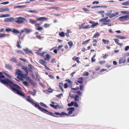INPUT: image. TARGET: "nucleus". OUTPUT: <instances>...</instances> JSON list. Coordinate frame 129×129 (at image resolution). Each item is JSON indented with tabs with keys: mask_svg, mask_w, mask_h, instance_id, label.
<instances>
[{
	"mask_svg": "<svg viewBox=\"0 0 129 129\" xmlns=\"http://www.w3.org/2000/svg\"><path fill=\"white\" fill-rule=\"evenodd\" d=\"M6 73L4 71L0 72V82L4 84H7L10 87V89L14 93L17 94L20 96L25 97V95L21 90V88L17 84L6 78L3 74L5 75Z\"/></svg>",
	"mask_w": 129,
	"mask_h": 129,
	"instance_id": "obj_1",
	"label": "nucleus"
},
{
	"mask_svg": "<svg viewBox=\"0 0 129 129\" xmlns=\"http://www.w3.org/2000/svg\"><path fill=\"white\" fill-rule=\"evenodd\" d=\"M41 111H42L45 113L51 116L55 117H61V115H67V114H66V113L64 112H61V113L56 112H55L54 113H53L50 112H49L46 109L41 107Z\"/></svg>",
	"mask_w": 129,
	"mask_h": 129,
	"instance_id": "obj_2",
	"label": "nucleus"
},
{
	"mask_svg": "<svg viewBox=\"0 0 129 129\" xmlns=\"http://www.w3.org/2000/svg\"><path fill=\"white\" fill-rule=\"evenodd\" d=\"M26 100L36 108L40 110V107L39 105V104L36 102H35L33 99L30 98V96H27V97L26 98Z\"/></svg>",
	"mask_w": 129,
	"mask_h": 129,
	"instance_id": "obj_3",
	"label": "nucleus"
},
{
	"mask_svg": "<svg viewBox=\"0 0 129 129\" xmlns=\"http://www.w3.org/2000/svg\"><path fill=\"white\" fill-rule=\"evenodd\" d=\"M16 75H17V78L21 80L22 78H24L26 76V75L24 74H23L22 72L18 69L16 70Z\"/></svg>",
	"mask_w": 129,
	"mask_h": 129,
	"instance_id": "obj_4",
	"label": "nucleus"
},
{
	"mask_svg": "<svg viewBox=\"0 0 129 129\" xmlns=\"http://www.w3.org/2000/svg\"><path fill=\"white\" fill-rule=\"evenodd\" d=\"M25 20L26 19L25 18L23 17H20L15 19L14 21L18 24H21L23 23Z\"/></svg>",
	"mask_w": 129,
	"mask_h": 129,
	"instance_id": "obj_5",
	"label": "nucleus"
},
{
	"mask_svg": "<svg viewBox=\"0 0 129 129\" xmlns=\"http://www.w3.org/2000/svg\"><path fill=\"white\" fill-rule=\"evenodd\" d=\"M67 111H68V114L66 113L67 115H62L63 116L67 115L68 116V115H70L71 116H75V115L73 114L72 115H71V114H72L73 112L75 110V108L74 107H71L67 109ZM62 115H61L62 116Z\"/></svg>",
	"mask_w": 129,
	"mask_h": 129,
	"instance_id": "obj_6",
	"label": "nucleus"
},
{
	"mask_svg": "<svg viewBox=\"0 0 129 129\" xmlns=\"http://www.w3.org/2000/svg\"><path fill=\"white\" fill-rule=\"evenodd\" d=\"M129 15L121 16L118 18L119 20L121 21L126 20H128V18H129Z\"/></svg>",
	"mask_w": 129,
	"mask_h": 129,
	"instance_id": "obj_7",
	"label": "nucleus"
},
{
	"mask_svg": "<svg viewBox=\"0 0 129 129\" xmlns=\"http://www.w3.org/2000/svg\"><path fill=\"white\" fill-rule=\"evenodd\" d=\"M126 62V59L124 57H122L120 58L119 60V63L120 64H124Z\"/></svg>",
	"mask_w": 129,
	"mask_h": 129,
	"instance_id": "obj_8",
	"label": "nucleus"
},
{
	"mask_svg": "<svg viewBox=\"0 0 129 129\" xmlns=\"http://www.w3.org/2000/svg\"><path fill=\"white\" fill-rule=\"evenodd\" d=\"M14 20L15 19L13 18L10 17V18H5L4 19V21L6 22L14 21Z\"/></svg>",
	"mask_w": 129,
	"mask_h": 129,
	"instance_id": "obj_9",
	"label": "nucleus"
},
{
	"mask_svg": "<svg viewBox=\"0 0 129 129\" xmlns=\"http://www.w3.org/2000/svg\"><path fill=\"white\" fill-rule=\"evenodd\" d=\"M10 9L7 7H2L0 8V12H5L6 11H9Z\"/></svg>",
	"mask_w": 129,
	"mask_h": 129,
	"instance_id": "obj_10",
	"label": "nucleus"
},
{
	"mask_svg": "<svg viewBox=\"0 0 129 129\" xmlns=\"http://www.w3.org/2000/svg\"><path fill=\"white\" fill-rule=\"evenodd\" d=\"M51 57V56L49 55V54L48 53L46 54V56H44V59L47 60H49Z\"/></svg>",
	"mask_w": 129,
	"mask_h": 129,
	"instance_id": "obj_11",
	"label": "nucleus"
},
{
	"mask_svg": "<svg viewBox=\"0 0 129 129\" xmlns=\"http://www.w3.org/2000/svg\"><path fill=\"white\" fill-rule=\"evenodd\" d=\"M23 50L25 52L26 54H32V51L27 48L23 49Z\"/></svg>",
	"mask_w": 129,
	"mask_h": 129,
	"instance_id": "obj_12",
	"label": "nucleus"
},
{
	"mask_svg": "<svg viewBox=\"0 0 129 129\" xmlns=\"http://www.w3.org/2000/svg\"><path fill=\"white\" fill-rule=\"evenodd\" d=\"M78 80L77 82L80 84H82L83 83V80L84 78L83 77H81L79 78L78 79Z\"/></svg>",
	"mask_w": 129,
	"mask_h": 129,
	"instance_id": "obj_13",
	"label": "nucleus"
},
{
	"mask_svg": "<svg viewBox=\"0 0 129 129\" xmlns=\"http://www.w3.org/2000/svg\"><path fill=\"white\" fill-rule=\"evenodd\" d=\"M59 85H58V86L59 87L60 89H61L62 92L64 91L63 89V82H61L59 83Z\"/></svg>",
	"mask_w": 129,
	"mask_h": 129,
	"instance_id": "obj_14",
	"label": "nucleus"
},
{
	"mask_svg": "<svg viewBox=\"0 0 129 129\" xmlns=\"http://www.w3.org/2000/svg\"><path fill=\"white\" fill-rule=\"evenodd\" d=\"M40 23H36L35 24V26L36 27V29L38 30H40Z\"/></svg>",
	"mask_w": 129,
	"mask_h": 129,
	"instance_id": "obj_15",
	"label": "nucleus"
},
{
	"mask_svg": "<svg viewBox=\"0 0 129 129\" xmlns=\"http://www.w3.org/2000/svg\"><path fill=\"white\" fill-rule=\"evenodd\" d=\"M34 92H33V91L30 90L28 91V92L30 94L32 95L33 96H34L36 95V90L34 89Z\"/></svg>",
	"mask_w": 129,
	"mask_h": 129,
	"instance_id": "obj_16",
	"label": "nucleus"
},
{
	"mask_svg": "<svg viewBox=\"0 0 129 129\" xmlns=\"http://www.w3.org/2000/svg\"><path fill=\"white\" fill-rule=\"evenodd\" d=\"M119 14V13L118 12H116L114 13L111 14H110L109 16V17L110 18H111L117 15H118Z\"/></svg>",
	"mask_w": 129,
	"mask_h": 129,
	"instance_id": "obj_17",
	"label": "nucleus"
},
{
	"mask_svg": "<svg viewBox=\"0 0 129 129\" xmlns=\"http://www.w3.org/2000/svg\"><path fill=\"white\" fill-rule=\"evenodd\" d=\"M9 35L8 34H2L0 33V38H3L5 37H8Z\"/></svg>",
	"mask_w": 129,
	"mask_h": 129,
	"instance_id": "obj_18",
	"label": "nucleus"
},
{
	"mask_svg": "<svg viewBox=\"0 0 129 129\" xmlns=\"http://www.w3.org/2000/svg\"><path fill=\"white\" fill-rule=\"evenodd\" d=\"M5 67L6 68L9 70H11L12 69L11 66L8 64H5Z\"/></svg>",
	"mask_w": 129,
	"mask_h": 129,
	"instance_id": "obj_19",
	"label": "nucleus"
},
{
	"mask_svg": "<svg viewBox=\"0 0 129 129\" xmlns=\"http://www.w3.org/2000/svg\"><path fill=\"white\" fill-rule=\"evenodd\" d=\"M114 40L115 41V43H116L117 45H122L121 43H120L118 42L119 41V40L118 39L114 38Z\"/></svg>",
	"mask_w": 129,
	"mask_h": 129,
	"instance_id": "obj_20",
	"label": "nucleus"
},
{
	"mask_svg": "<svg viewBox=\"0 0 129 129\" xmlns=\"http://www.w3.org/2000/svg\"><path fill=\"white\" fill-rule=\"evenodd\" d=\"M100 36V34L98 32H97L93 36V38H96L99 37Z\"/></svg>",
	"mask_w": 129,
	"mask_h": 129,
	"instance_id": "obj_21",
	"label": "nucleus"
},
{
	"mask_svg": "<svg viewBox=\"0 0 129 129\" xmlns=\"http://www.w3.org/2000/svg\"><path fill=\"white\" fill-rule=\"evenodd\" d=\"M80 99L79 96L78 95H76L74 98V100L75 101H78Z\"/></svg>",
	"mask_w": 129,
	"mask_h": 129,
	"instance_id": "obj_22",
	"label": "nucleus"
},
{
	"mask_svg": "<svg viewBox=\"0 0 129 129\" xmlns=\"http://www.w3.org/2000/svg\"><path fill=\"white\" fill-rule=\"evenodd\" d=\"M41 64L44 66L46 65L47 64L46 61L45 60H41Z\"/></svg>",
	"mask_w": 129,
	"mask_h": 129,
	"instance_id": "obj_23",
	"label": "nucleus"
},
{
	"mask_svg": "<svg viewBox=\"0 0 129 129\" xmlns=\"http://www.w3.org/2000/svg\"><path fill=\"white\" fill-rule=\"evenodd\" d=\"M21 43V42L20 40H19L17 42V46L18 47V48H21V46L20 45Z\"/></svg>",
	"mask_w": 129,
	"mask_h": 129,
	"instance_id": "obj_24",
	"label": "nucleus"
},
{
	"mask_svg": "<svg viewBox=\"0 0 129 129\" xmlns=\"http://www.w3.org/2000/svg\"><path fill=\"white\" fill-rule=\"evenodd\" d=\"M13 33L15 34H18L19 33V32L17 30L15 29H14L12 31Z\"/></svg>",
	"mask_w": 129,
	"mask_h": 129,
	"instance_id": "obj_25",
	"label": "nucleus"
},
{
	"mask_svg": "<svg viewBox=\"0 0 129 129\" xmlns=\"http://www.w3.org/2000/svg\"><path fill=\"white\" fill-rule=\"evenodd\" d=\"M59 36L61 37H64L65 36V34L63 31L59 33Z\"/></svg>",
	"mask_w": 129,
	"mask_h": 129,
	"instance_id": "obj_26",
	"label": "nucleus"
},
{
	"mask_svg": "<svg viewBox=\"0 0 129 129\" xmlns=\"http://www.w3.org/2000/svg\"><path fill=\"white\" fill-rule=\"evenodd\" d=\"M48 19V18L45 17H41V21H46Z\"/></svg>",
	"mask_w": 129,
	"mask_h": 129,
	"instance_id": "obj_27",
	"label": "nucleus"
},
{
	"mask_svg": "<svg viewBox=\"0 0 129 129\" xmlns=\"http://www.w3.org/2000/svg\"><path fill=\"white\" fill-rule=\"evenodd\" d=\"M10 61H12L15 63H17V62L16 59L14 58H12L10 60Z\"/></svg>",
	"mask_w": 129,
	"mask_h": 129,
	"instance_id": "obj_28",
	"label": "nucleus"
},
{
	"mask_svg": "<svg viewBox=\"0 0 129 129\" xmlns=\"http://www.w3.org/2000/svg\"><path fill=\"white\" fill-rule=\"evenodd\" d=\"M102 41L105 44H108L109 43V41L108 40H105L104 39H102Z\"/></svg>",
	"mask_w": 129,
	"mask_h": 129,
	"instance_id": "obj_29",
	"label": "nucleus"
},
{
	"mask_svg": "<svg viewBox=\"0 0 129 129\" xmlns=\"http://www.w3.org/2000/svg\"><path fill=\"white\" fill-rule=\"evenodd\" d=\"M98 24V23L97 22L93 23L92 25L91 26V28H93L94 27L96 26Z\"/></svg>",
	"mask_w": 129,
	"mask_h": 129,
	"instance_id": "obj_30",
	"label": "nucleus"
},
{
	"mask_svg": "<svg viewBox=\"0 0 129 129\" xmlns=\"http://www.w3.org/2000/svg\"><path fill=\"white\" fill-rule=\"evenodd\" d=\"M9 15L8 14H3L0 16V17H4L9 16Z\"/></svg>",
	"mask_w": 129,
	"mask_h": 129,
	"instance_id": "obj_31",
	"label": "nucleus"
},
{
	"mask_svg": "<svg viewBox=\"0 0 129 129\" xmlns=\"http://www.w3.org/2000/svg\"><path fill=\"white\" fill-rule=\"evenodd\" d=\"M90 40V39H89L88 40H86V41H84L82 43V44L83 45H84L87 43V42L89 41Z\"/></svg>",
	"mask_w": 129,
	"mask_h": 129,
	"instance_id": "obj_32",
	"label": "nucleus"
},
{
	"mask_svg": "<svg viewBox=\"0 0 129 129\" xmlns=\"http://www.w3.org/2000/svg\"><path fill=\"white\" fill-rule=\"evenodd\" d=\"M110 19H108L107 20H105L104 22L105 24H106L110 22Z\"/></svg>",
	"mask_w": 129,
	"mask_h": 129,
	"instance_id": "obj_33",
	"label": "nucleus"
},
{
	"mask_svg": "<svg viewBox=\"0 0 129 129\" xmlns=\"http://www.w3.org/2000/svg\"><path fill=\"white\" fill-rule=\"evenodd\" d=\"M41 105L42 106H43L44 107H45V108H47L48 107L46 105H45V104H44L42 102H41Z\"/></svg>",
	"mask_w": 129,
	"mask_h": 129,
	"instance_id": "obj_34",
	"label": "nucleus"
},
{
	"mask_svg": "<svg viewBox=\"0 0 129 129\" xmlns=\"http://www.w3.org/2000/svg\"><path fill=\"white\" fill-rule=\"evenodd\" d=\"M29 22L30 23H31L32 24H36V21H35L34 20H29Z\"/></svg>",
	"mask_w": 129,
	"mask_h": 129,
	"instance_id": "obj_35",
	"label": "nucleus"
},
{
	"mask_svg": "<svg viewBox=\"0 0 129 129\" xmlns=\"http://www.w3.org/2000/svg\"><path fill=\"white\" fill-rule=\"evenodd\" d=\"M85 25V23H83V24L79 25V27L81 29L83 28L84 29V25Z\"/></svg>",
	"mask_w": 129,
	"mask_h": 129,
	"instance_id": "obj_36",
	"label": "nucleus"
},
{
	"mask_svg": "<svg viewBox=\"0 0 129 129\" xmlns=\"http://www.w3.org/2000/svg\"><path fill=\"white\" fill-rule=\"evenodd\" d=\"M50 24H49L46 23L44 24V27L45 28H46L49 27L50 26Z\"/></svg>",
	"mask_w": 129,
	"mask_h": 129,
	"instance_id": "obj_37",
	"label": "nucleus"
},
{
	"mask_svg": "<svg viewBox=\"0 0 129 129\" xmlns=\"http://www.w3.org/2000/svg\"><path fill=\"white\" fill-rule=\"evenodd\" d=\"M74 105V102H72L70 103H69L68 104V106L71 107L73 106Z\"/></svg>",
	"mask_w": 129,
	"mask_h": 129,
	"instance_id": "obj_38",
	"label": "nucleus"
},
{
	"mask_svg": "<svg viewBox=\"0 0 129 129\" xmlns=\"http://www.w3.org/2000/svg\"><path fill=\"white\" fill-rule=\"evenodd\" d=\"M23 83L24 85L26 86H29V84L28 82L26 81H23Z\"/></svg>",
	"mask_w": 129,
	"mask_h": 129,
	"instance_id": "obj_39",
	"label": "nucleus"
},
{
	"mask_svg": "<svg viewBox=\"0 0 129 129\" xmlns=\"http://www.w3.org/2000/svg\"><path fill=\"white\" fill-rule=\"evenodd\" d=\"M80 59V58L79 57H76L75 56H74L72 58V59L73 60H75L76 61V60H77V59Z\"/></svg>",
	"mask_w": 129,
	"mask_h": 129,
	"instance_id": "obj_40",
	"label": "nucleus"
},
{
	"mask_svg": "<svg viewBox=\"0 0 129 129\" xmlns=\"http://www.w3.org/2000/svg\"><path fill=\"white\" fill-rule=\"evenodd\" d=\"M68 44L70 46V48H71V47L73 46V43L72 42V41L69 42H68Z\"/></svg>",
	"mask_w": 129,
	"mask_h": 129,
	"instance_id": "obj_41",
	"label": "nucleus"
},
{
	"mask_svg": "<svg viewBox=\"0 0 129 129\" xmlns=\"http://www.w3.org/2000/svg\"><path fill=\"white\" fill-rule=\"evenodd\" d=\"M106 62V61L105 60L103 61H99V63L100 64H103L104 63H105Z\"/></svg>",
	"mask_w": 129,
	"mask_h": 129,
	"instance_id": "obj_42",
	"label": "nucleus"
},
{
	"mask_svg": "<svg viewBox=\"0 0 129 129\" xmlns=\"http://www.w3.org/2000/svg\"><path fill=\"white\" fill-rule=\"evenodd\" d=\"M122 5H127L129 4V2L126 1L125 2H124L122 3Z\"/></svg>",
	"mask_w": 129,
	"mask_h": 129,
	"instance_id": "obj_43",
	"label": "nucleus"
},
{
	"mask_svg": "<svg viewBox=\"0 0 129 129\" xmlns=\"http://www.w3.org/2000/svg\"><path fill=\"white\" fill-rule=\"evenodd\" d=\"M28 79L29 80V82L31 83L32 84H34L33 81L32 80L30 79L29 77H28Z\"/></svg>",
	"mask_w": 129,
	"mask_h": 129,
	"instance_id": "obj_44",
	"label": "nucleus"
},
{
	"mask_svg": "<svg viewBox=\"0 0 129 129\" xmlns=\"http://www.w3.org/2000/svg\"><path fill=\"white\" fill-rule=\"evenodd\" d=\"M90 28V27L89 26V25L88 24H87L84 27V29H86L89 28Z\"/></svg>",
	"mask_w": 129,
	"mask_h": 129,
	"instance_id": "obj_45",
	"label": "nucleus"
},
{
	"mask_svg": "<svg viewBox=\"0 0 129 129\" xmlns=\"http://www.w3.org/2000/svg\"><path fill=\"white\" fill-rule=\"evenodd\" d=\"M80 89L81 90H83L84 89V86L82 85H79Z\"/></svg>",
	"mask_w": 129,
	"mask_h": 129,
	"instance_id": "obj_46",
	"label": "nucleus"
},
{
	"mask_svg": "<svg viewBox=\"0 0 129 129\" xmlns=\"http://www.w3.org/2000/svg\"><path fill=\"white\" fill-rule=\"evenodd\" d=\"M23 6H14V8H22L23 7Z\"/></svg>",
	"mask_w": 129,
	"mask_h": 129,
	"instance_id": "obj_47",
	"label": "nucleus"
},
{
	"mask_svg": "<svg viewBox=\"0 0 129 129\" xmlns=\"http://www.w3.org/2000/svg\"><path fill=\"white\" fill-rule=\"evenodd\" d=\"M6 31L7 32H9L10 31H12V30L10 28H7L6 29Z\"/></svg>",
	"mask_w": 129,
	"mask_h": 129,
	"instance_id": "obj_48",
	"label": "nucleus"
},
{
	"mask_svg": "<svg viewBox=\"0 0 129 129\" xmlns=\"http://www.w3.org/2000/svg\"><path fill=\"white\" fill-rule=\"evenodd\" d=\"M79 89V87L77 86L75 88H72V89L73 90H78Z\"/></svg>",
	"mask_w": 129,
	"mask_h": 129,
	"instance_id": "obj_49",
	"label": "nucleus"
},
{
	"mask_svg": "<svg viewBox=\"0 0 129 129\" xmlns=\"http://www.w3.org/2000/svg\"><path fill=\"white\" fill-rule=\"evenodd\" d=\"M89 74V73L87 72H85L83 74V75L84 76H88Z\"/></svg>",
	"mask_w": 129,
	"mask_h": 129,
	"instance_id": "obj_50",
	"label": "nucleus"
},
{
	"mask_svg": "<svg viewBox=\"0 0 129 129\" xmlns=\"http://www.w3.org/2000/svg\"><path fill=\"white\" fill-rule=\"evenodd\" d=\"M74 106L76 107H78V104L76 102L74 103Z\"/></svg>",
	"mask_w": 129,
	"mask_h": 129,
	"instance_id": "obj_51",
	"label": "nucleus"
},
{
	"mask_svg": "<svg viewBox=\"0 0 129 129\" xmlns=\"http://www.w3.org/2000/svg\"><path fill=\"white\" fill-rule=\"evenodd\" d=\"M56 62L55 61V59L54 58H52L51 61V62L52 63H55Z\"/></svg>",
	"mask_w": 129,
	"mask_h": 129,
	"instance_id": "obj_52",
	"label": "nucleus"
},
{
	"mask_svg": "<svg viewBox=\"0 0 129 129\" xmlns=\"http://www.w3.org/2000/svg\"><path fill=\"white\" fill-rule=\"evenodd\" d=\"M19 59L20 60L24 62H26V59H25L22 58H20Z\"/></svg>",
	"mask_w": 129,
	"mask_h": 129,
	"instance_id": "obj_53",
	"label": "nucleus"
},
{
	"mask_svg": "<svg viewBox=\"0 0 129 129\" xmlns=\"http://www.w3.org/2000/svg\"><path fill=\"white\" fill-rule=\"evenodd\" d=\"M100 67H99L98 66H97L96 67L95 69V70L96 71H98L100 70Z\"/></svg>",
	"mask_w": 129,
	"mask_h": 129,
	"instance_id": "obj_54",
	"label": "nucleus"
},
{
	"mask_svg": "<svg viewBox=\"0 0 129 129\" xmlns=\"http://www.w3.org/2000/svg\"><path fill=\"white\" fill-rule=\"evenodd\" d=\"M56 106L57 107V108L59 109H60L63 108V107L62 106L58 105H56Z\"/></svg>",
	"mask_w": 129,
	"mask_h": 129,
	"instance_id": "obj_55",
	"label": "nucleus"
},
{
	"mask_svg": "<svg viewBox=\"0 0 129 129\" xmlns=\"http://www.w3.org/2000/svg\"><path fill=\"white\" fill-rule=\"evenodd\" d=\"M68 85L67 83H65L64 84V88H66L68 87Z\"/></svg>",
	"mask_w": 129,
	"mask_h": 129,
	"instance_id": "obj_56",
	"label": "nucleus"
},
{
	"mask_svg": "<svg viewBox=\"0 0 129 129\" xmlns=\"http://www.w3.org/2000/svg\"><path fill=\"white\" fill-rule=\"evenodd\" d=\"M48 91L49 92H51L53 91V90L51 88H48Z\"/></svg>",
	"mask_w": 129,
	"mask_h": 129,
	"instance_id": "obj_57",
	"label": "nucleus"
},
{
	"mask_svg": "<svg viewBox=\"0 0 129 129\" xmlns=\"http://www.w3.org/2000/svg\"><path fill=\"white\" fill-rule=\"evenodd\" d=\"M96 7H101V8H107V6H106L104 5L102 6H97Z\"/></svg>",
	"mask_w": 129,
	"mask_h": 129,
	"instance_id": "obj_58",
	"label": "nucleus"
},
{
	"mask_svg": "<svg viewBox=\"0 0 129 129\" xmlns=\"http://www.w3.org/2000/svg\"><path fill=\"white\" fill-rule=\"evenodd\" d=\"M24 30L26 31L27 32V33H29L30 32V30L27 28H25L24 29Z\"/></svg>",
	"mask_w": 129,
	"mask_h": 129,
	"instance_id": "obj_59",
	"label": "nucleus"
},
{
	"mask_svg": "<svg viewBox=\"0 0 129 129\" xmlns=\"http://www.w3.org/2000/svg\"><path fill=\"white\" fill-rule=\"evenodd\" d=\"M76 93L80 95H81L82 94V92L79 91H77L76 92Z\"/></svg>",
	"mask_w": 129,
	"mask_h": 129,
	"instance_id": "obj_60",
	"label": "nucleus"
},
{
	"mask_svg": "<svg viewBox=\"0 0 129 129\" xmlns=\"http://www.w3.org/2000/svg\"><path fill=\"white\" fill-rule=\"evenodd\" d=\"M107 71V70L106 69H102L100 71V72L101 73H102V72H103L104 71Z\"/></svg>",
	"mask_w": 129,
	"mask_h": 129,
	"instance_id": "obj_61",
	"label": "nucleus"
},
{
	"mask_svg": "<svg viewBox=\"0 0 129 129\" xmlns=\"http://www.w3.org/2000/svg\"><path fill=\"white\" fill-rule=\"evenodd\" d=\"M96 59H94V58L92 57L91 59V61L92 62H94L95 61Z\"/></svg>",
	"mask_w": 129,
	"mask_h": 129,
	"instance_id": "obj_62",
	"label": "nucleus"
},
{
	"mask_svg": "<svg viewBox=\"0 0 129 129\" xmlns=\"http://www.w3.org/2000/svg\"><path fill=\"white\" fill-rule=\"evenodd\" d=\"M126 37H123L121 36L120 37V39H126Z\"/></svg>",
	"mask_w": 129,
	"mask_h": 129,
	"instance_id": "obj_63",
	"label": "nucleus"
},
{
	"mask_svg": "<svg viewBox=\"0 0 129 129\" xmlns=\"http://www.w3.org/2000/svg\"><path fill=\"white\" fill-rule=\"evenodd\" d=\"M129 49V46H127L125 48V51H127Z\"/></svg>",
	"mask_w": 129,
	"mask_h": 129,
	"instance_id": "obj_64",
	"label": "nucleus"
}]
</instances>
